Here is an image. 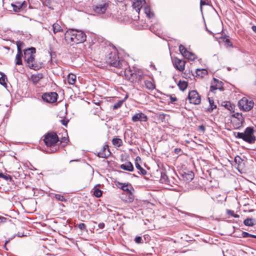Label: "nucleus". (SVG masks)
Masks as SVG:
<instances>
[{"mask_svg":"<svg viewBox=\"0 0 256 256\" xmlns=\"http://www.w3.org/2000/svg\"><path fill=\"white\" fill-rule=\"evenodd\" d=\"M122 68L120 72H118L120 74L124 73L126 78L132 82H139L143 79L144 74L143 72L138 68L133 67L130 68L128 67V65Z\"/></svg>","mask_w":256,"mask_h":256,"instance_id":"1","label":"nucleus"},{"mask_svg":"<svg viewBox=\"0 0 256 256\" xmlns=\"http://www.w3.org/2000/svg\"><path fill=\"white\" fill-rule=\"evenodd\" d=\"M108 54L106 56L104 61L106 64L110 66L116 68L118 69L121 70L127 66V62L125 60L119 59L116 50L112 48V50L108 52Z\"/></svg>","mask_w":256,"mask_h":256,"instance_id":"2","label":"nucleus"},{"mask_svg":"<svg viewBox=\"0 0 256 256\" xmlns=\"http://www.w3.org/2000/svg\"><path fill=\"white\" fill-rule=\"evenodd\" d=\"M36 49L30 48L24 50V58L27 66L31 69L38 70L42 68V63L38 62L35 59Z\"/></svg>","mask_w":256,"mask_h":256,"instance_id":"3","label":"nucleus"},{"mask_svg":"<svg viewBox=\"0 0 256 256\" xmlns=\"http://www.w3.org/2000/svg\"><path fill=\"white\" fill-rule=\"evenodd\" d=\"M86 34L82 31L68 30L64 34V38L68 42L80 44L86 40Z\"/></svg>","mask_w":256,"mask_h":256,"instance_id":"4","label":"nucleus"},{"mask_svg":"<svg viewBox=\"0 0 256 256\" xmlns=\"http://www.w3.org/2000/svg\"><path fill=\"white\" fill-rule=\"evenodd\" d=\"M116 185L118 188L122 189L124 192V194L126 193V194H128V198H124V196H122V199L123 200L128 202H130L133 201L134 196L132 192L134 191V188L130 184L117 182Z\"/></svg>","mask_w":256,"mask_h":256,"instance_id":"5","label":"nucleus"},{"mask_svg":"<svg viewBox=\"0 0 256 256\" xmlns=\"http://www.w3.org/2000/svg\"><path fill=\"white\" fill-rule=\"evenodd\" d=\"M238 105L240 110L248 112L253 108L254 102L252 100H248L247 98L244 97L239 100Z\"/></svg>","mask_w":256,"mask_h":256,"instance_id":"6","label":"nucleus"},{"mask_svg":"<svg viewBox=\"0 0 256 256\" xmlns=\"http://www.w3.org/2000/svg\"><path fill=\"white\" fill-rule=\"evenodd\" d=\"M244 134V140L248 144H254L256 140V137L254 135V129L252 127L246 128Z\"/></svg>","mask_w":256,"mask_h":256,"instance_id":"7","label":"nucleus"},{"mask_svg":"<svg viewBox=\"0 0 256 256\" xmlns=\"http://www.w3.org/2000/svg\"><path fill=\"white\" fill-rule=\"evenodd\" d=\"M44 140L47 146H50L58 141V138L55 132H50L45 136Z\"/></svg>","mask_w":256,"mask_h":256,"instance_id":"8","label":"nucleus"},{"mask_svg":"<svg viewBox=\"0 0 256 256\" xmlns=\"http://www.w3.org/2000/svg\"><path fill=\"white\" fill-rule=\"evenodd\" d=\"M108 6V2H102L94 7V12L98 14H102L106 12Z\"/></svg>","mask_w":256,"mask_h":256,"instance_id":"9","label":"nucleus"},{"mask_svg":"<svg viewBox=\"0 0 256 256\" xmlns=\"http://www.w3.org/2000/svg\"><path fill=\"white\" fill-rule=\"evenodd\" d=\"M188 98L190 104H198L200 103V96L196 90L190 91L188 94Z\"/></svg>","mask_w":256,"mask_h":256,"instance_id":"10","label":"nucleus"},{"mask_svg":"<svg viewBox=\"0 0 256 256\" xmlns=\"http://www.w3.org/2000/svg\"><path fill=\"white\" fill-rule=\"evenodd\" d=\"M58 94L55 92L45 93L42 95V100L49 103H53L56 101Z\"/></svg>","mask_w":256,"mask_h":256,"instance_id":"11","label":"nucleus"},{"mask_svg":"<svg viewBox=\"0 0 256 256\" xmlns=\"http://www.w3.org/2000/svg\"><path fill=\"white\" fill-rule=\"evenodd\" d=\"M148 116L142 112L137 113L132 116V120L133 122H137L138 121L146 122Z\"/></svg>","mask_w":256,"mask_h":256,"instance_id":"12","label":"nucleus"},{"mask_svg":"<svg viewBox=\"0 0 256 256\" xmlns=\"http://www.w3.org/2000/svg\"><path fill=\"white\" fill-rule=\"evenodd\" d=\"M12 6L15 12H20V10L26 7V3L25 1L22 2H16L14 4H12Z\"/></svg>","mask_w":256,"mask_h":256,"instance_id":"13","label":"nucleus"},{"mask_svg":"<svg viewBox=\"0 0 256 256\" xmlns=\"http://www.w3.org/2000/svg\"><path fill=\"white\" fill-rule=\"evenodd\" d=\"M110 154L108 146L107 144L103 146L102 150L98 152V156L100 158H106Z\"/></svg>","mask_w":256,"mask_h":256,"instance_id":"14","label":"nucleus"},{"mask_svg":"<svg viewBox=\"0 0 256 256\" xmlns=\"http://www.w3.org/2000/svg\"><path fill=\"white\" fill-rule=\"evenodd\" d=\"M174 64L176 68L180 71L182 72L184 69L185 61L178 58H174Z\"/></svg>","mask_w":256,"mask_h":256,"instance_id":"15","label":"nucleus"},{"mask_svg":"<svg viewBox=\"0 0 256 256\" xmlns=\"http://www.w3.org/2000/svg\"><path fill=\"white\" fill-rule=\"evenodd\" d=\"M144 4H145V0H134L132 7L136 12L139 13Z\"/></svg>","mask_w":256,"mask_h":256,"instance_id":"16","label":"nucleus"},{"mask_svg":"<svg viewBox=\"0 0 256 256\" xmlns=\"http://www.w3.org/2000/svg\"><path fill=\"white\" fill-rule=\"evenodd\" d=\"M222 82L219 81L216 78H214V82L210 86V90L212 92H214L215 90L219 89L222 90Z\"/></svg>","mask_w":256,"mask_h":256,"instance_id":"17","label":"nucleus"},{"mask_svg":"<svg viewBox=\"0 0 256 256\" xmlns=\"http://www.w3.org/2000/svg\"><path fill=\"white\" fill-rule=\"evenodd\" d=\"M120 168L123 170L132 172L134 170V166L130 162H128L123 164L120 166Z\"/></svg>","mask_w":256,"mask_h":256,"instance_id":"18","label":"nucleus"},{"mask_svg":"<svg viewBox=\"0 0 256 256\" xmlns=\"http://www.w3.org/2000/svg\"><path fill=\"white\" fill-rule=\"evenodd\" d=\"M140 160V156H137L136 158V160H135V166H136V168L140 170V174H142V175H146L147 173L146 171L144 169L140 164H139V162Z\"/></svg>","mask_w":256,"mask_h":256,"instance_id":"19","label":"nucleus"},{"mask_svg":"<svg viewBox=\"0 0 256 256\" xmlns=\"http://www.w3.org/2000/svg\"><path fill=\"white\" fill-rule=\"evenodd\" d=\"M43 78V74L42 73H38L36 74H32L31 80L34 84H36L38 82Z\"/></svg>","mask_w":256,"mask_h":256,"instance_id":"20","label":"nucleus"},{"mask_svg":"<svg viewBox=\"0 0 256 256\" xmlns=\"http://www.w3.org/2000/svg\"><path fill=\"white\" fill-rule=\"evenodd\" d=\"M244 224L246 226H252L256 225V220L252 218H247L244 220Z\"/></svg>","mask_w":256,"mask_h":256,"instance_id":"21","label":"nucleus"},{"mask_svg":"<svg viewBox=\"0 0 256 256\" xmlns=\"http://www.w3.org/2000/svg\"><path fill=\"white\" fill-rule=\"evenodd\" d=\"M196 74V77L202 78L208 74V71L206 69H197Z\"/></svg>","mask_w":256,"mask_h":256,"instance_id":"22","label":"nucleus"},{"mask_svg":"<svg viewBox=\"0 0 256 256\" xmlns=\"http://www.w3.org/2000/svg\"><path fill=\"white\" fill-rule=\"evenodd\" d=\"M22 50H20L18 49V52L16 56V65L22 64Z\"/></svg>","mask_w":256,"mask_h":256,"instance_id":"23","label":"nucleus"},{"mask_svg":"<svg viewBox=\"0 0 256 256\" xmlns=\"http://www.w3.org/2000/svg\"><path fill=\"white\" fill-rule=\"evenodd\" d=\"M76 76L72 74L68 76V82L70 84H74L76 82Z\"/></svg>","mask_w":256,"mask_h":256,"instance_id":"24","label":"nucleus"},{"mask_svg":"<svg viewBox=\"0 0 256 256\" xmlns=\"http://www.w3.org/2000/svg\"><path fill=\"white\" fill-rule=\"evenodd\" d=\"M144 85L146 88L150 90H153L155 88V85L150 80H144Z\"/></svg>","mask_w":256,"mask_h":256,"instance_id":"25","label":"nucleus"},{"mask_svg":"<svg viewBox=\"0 0 256 256\" xmlns=\"http://www.w3.org/2000/svg\"><path fill=\"white\" fill-rule=\"evenodd\" d=\"M178 86L181 90L184 91L187 88L188 82L185 81L180 80L178 84Z\"/></svg>","mask_w":256,"mask_h":256,"instance_id":"26","label":"nucleus"},{"mask_svg":"<svg viewBox=\"0 0 256 256\" xmlns=\"http://www.w3.org/2000/svg\"><path fill=\"white\" fill-rule=\"evenodd\" d=\"M144 12L146 16L149 18H152L154 16V14L151 12L150 8L149 6L144 7Z\"/></svg>","mask_w":256,"mask_h":256,"instance_id":"27","label":"nucleus"},{"mask_svg":"<svg viewBox=\"0 0 256 256\" xmlns=\"http://www.w3.org/2000/svg\"><path fill=\"white\" fill-rule=\"evenodd\" d=\"M53 32L54 34L62 31V29L60 25L57 23L52 24Z\"/></svg>","mask_w":256,"mask_h":256,"instance_id":"28","label":"nucleus"},{"mask_svg":"<svg viewBox=\"0 0 256 256\" xmlns=\"http://www.w3.org/2000/svg\"><path fill=\"white\" fill-rule=\"evenodd\" d=\"M184 58L190 60H194L196 58V56L194 54L188 52H186V56Z\"/></svg>","mask_w":256,"mask_h":256,"instance_id":"29","label":"nucleus"},{"mask_svg":"<svg viewBox=\"0 0 256 256\" xmlns=\"http://www.w3.org/2000/svg\"><path fill=\"white\" fill-rule=\"evenodd\" d=\"M112 144L118 146H120L122 144V140L120 138H113L112 140Z\"/></svg>","mask_w":256,"mask_h":256,"instance_id":"30","label":"nucleus"},{"mask_svg":"<svg viewBox=\"0 0 256 256\" xmlns=\"http://www.w3.org/2000/svg\"><path fill=\"white\" fill-rule=\"evenodd\" d=\"M179 50L180 53L182 54V55L184 57L186 56V52H188V51L185 48V47L180 44L179 46Z\"/></svg>","mask_w":256,"mask_h":256,"instance_id":"31","label":"nucleus"},{"mask_svg":"<svg viewBox=\"0 0 256 256\" xmlns=\"http://www.w3.org/2000/svg\"><path fill=\"white\" fill-rule=\"evenodd\" d=\"M242 237L244 238H256V236L250 234L246 232H242Z\"/></svg>","mask_w":256,"mask_h":256,"instance_id":"32","label":"nucleus"},{"mask_svg":"<svg viewBox=\"0 0 256 256\" xmlns=\"http://www.w3.org/2000/svg\"><path fill=\"white\" fill-rule=\"evenodd\" d=\"M124 100H119L118 102L114 104L113 106V109L116 110L120 108Z\"/></svg>","mask_w":256,"mask_h":256,"instance_id":"33","label":"nucleus"},{"mask_svg":"<svg viewBox=\"0 0 256 256\" xmlns=\"http://www.w3.org/2000/svg\"><path fill=\"white\" fill-rule=\"evenodd\" d=\"M233 117L238 118L239 120H240L241 122L244 120L242 114H240L238 112L235 113L232 116Z\"/></svg>","mask_w":256,"mask_h":256,"instance_id":"34","label":"nucleus"},{"mask_svg":"<svg viewBox=\"0 0 256 256\" xmlns=\"http://www.w3.org/2000/svg\"><path fill=\"white\" fill-rule=\"evenodd\" d=\"M210 1L209 0H200V6L201 10H202V6L210 5Z\"/></svg>","mask_w":256,"mask_h":256,"instance_id":"35","label":"nucleus"},{"mask_svg":"<svg viewBox=\"0 0 256 256\" xmlns=\"http://www.w3.org/2000/svg\"><path fill=\"white\" fill-rule=\"evenodd\" d=\"M94 194L97 198H100L102 194V192L98 189H96L94 192Z\"/></svg>","mask_w":256,"mask_h":256,"instance_id":"36","label":"nucleus"},{"mask_svg":"<svg viewBox=\"0 0 256 256\" xmlns=\"http://www.w3.org/2000/svg\"><path fill=\"white\" fill-rule=\"evenodd\" d=\"M208 102L210 103V106L211 110H213V109L216 108V106L214 104V102L212 100H211L210 98H208Z\"/></svg>","mask_w":256,"mask_h":256,"instance_id":"37","label":"nucleus"},{"mask_svg":"<svg viewBox=\"0 0 256 256\" xmlns=\"http://www.w3.org/2000/svg\"><path fill=\"white\" fill-rule=\"evenodd\" d=\"M234 134L236 138H242V140H244L243 132H234Z\"/></svg>","mask_w":256,"mask_h":256,"instance_id":"38","label":"nucleus"},{"mask_svg":"<svg viewBox=\"0 0 256 256\" xmlns=\"http://www.w3.org/2000/svg\"><path fill=\"white\" fill-rule=\"evenodd\" d=\"M24 44L23 42L18 41L16 42L18 52V48L20 50H22V48H23Z\"/></svg>","mask_w":256,"mask_h":256,"instance_id":"39","label":"nucleus"},{"mask_svg":"<svg viewBox=\"0 0 256 256\" xmlns=\"http://www.w3.org/2000/svg\"><path fill=\"white\" fill-rule=\"evenodd\" d=\"M7 80V78L6 77V76H2L0 78V84L3 86H4V84H6V80Z\"/></svg>","mask_w":256,"mask_h":256,"instance_id":"40","label":"nucleus"},{"mask_svg":"<svg viewBox=\"0 0 256 256\" xmlns=\"http://www.w3.org/2000/svg\"><path fill=\"white\" fill-rule=\"evenodd\" d=\"M55 198L56 199H57L60 201H62V202L65 200V198L64 197V196H62L60 194H56Z\"/></svg>","mask_w":256,"mask_h":256,"instance_id":"41","label":"nucleus"},{"mask_svg":"<svg viewBox=\"0 0 256 256\" xmlns=\"http://www.w3.org/2000/svg\"><path fill=\"white\" fill-rule=\"evenodd\" d=\"M234 162L238 164L242 162V160L240 156H236L235 157Z\"/></svg>","mask_w":256,"mask_h":256,"instance_id":"42","label":"nucleus"},{"mask_svg":"<svg viewBox=\"0 0 256 256\" xmlns=\"http://www.w3.org/2000/svg\"><path fill=\"white\" fill-rule=\"evenodd\" d=\"M194 174L192 172H190L186 175V178L188 180H192L194 178Z\"/></svg>","mask_w":256,"mask_h":256,"instance_id":"43","label":"nucleus"},{"mask_svg":"<svg viewBox=\"0 0 256 256\" xmlns=\"http://www.w3.org/2000/svg\"><path fill=\"white\" fill-rule=\"evenodd\" d=\"M78 226L81 230H86V225L84 223L78 224Z\"/></svg>","mask_w":256,"mask_h":256,"instance_id":"44","label":"nucleus"},{"mask_svg":"<svg viewBox=\"0 0 256 256\" xmlns=\"http://www.w3.org/2000/svg\"><path fill=\"white\" fill-rule=\"evenodd\" d=\"M60 122H61L62 124L64 126H67V124H68V120H60Z\"/></svg>","mask_w":256,"mask_h":256,"instance_id":"45","label":"nucleus"},{"mask_svg":"<svg viewBox=\"0 0 256 256\" xmlns=\"http://www.w3.org/2000/svg\"><path fill=\"white\" fill-rule=\"evenodd\" d=\"M226 214L229 215H231L232 216L234 214V212L233 210H226Z\"/></svg>","mask_w":256,"mask_h":256,"instance_id":"46","label":"nucleus"},{"mask_svg":"<svg viewBox=\"0 0 256 256\" xmlns=\"http://www.w3.org/2000/svg\"><path fill=\"white\" fill-rule=\"evenodd\" d=\"M174 152L176 154H180V153L181 152V149L179 148H176L174 150Z\"/></svg>","mask_w":256,"mask_h":256,"instance_id":"47","label":"nucleus"},{"mask_svg":"<svg viewBox=\"0 0 256 256\" xmlns=\"http://www.w3.org/2000/svg\"><path fill=\"white\" fill-rule=\"evenodd\" d=\"M6 218L4 216H0V222H6Z\"/></svg>","mask_w":256,"mask_h":256,"instance_id":"48","label":"nucleus"},{"mask_svg":"<svg viewBox=\"0 0 256 256\" xmlns=\"http://www.w3.org/2000/svg\"><path fill=\"white\" fill-rule=\"evenodd\" d=\"M54 244H49L48 246H43L46 248H48L50 251V249L52 248V246Z\"/></svg>","mask_w":256,"mask_h":256,"instance_id":"49","label":"nucleus"},{"mask_svg":"<svg viewBox=\"0 0 256 256\" xmlns=\"http://www.w3.org/2000/svg\"><path fill=\"white\" fill-rule=\"evenodd\" d=\"M104 222H100L98 224V226L100 228L102 229L104 227Z\"/></svg>","mask_w":256,"mask_h":256,"instance_id":"50","label":"nucleus"},{"mask_svg":"<svg viewBox=\"0 0 256 256\" xmlns=\"http://www.w3.org/2000/svg\"><path fill=\"white\" fill-rule=\"evenodd\" d=\"M225 42L228 44L230 46H232V43L230 42V40L229 39H226L225 40Z\"/></svg>","mask_w":256,"mask_h":256,"instance_id":"51","label":"nucleus"},{"mask_svg":"<svg viewBox=\"0 0 256 256\" xmlns=\"http://www.w3.org/2000/svg\"><path fill=\"white\" fill-rule=\"evenodd\" d=\"M68 140L67 138L64 137L62 138V142L68 143Z\"/></svg>","mask_w":256,"mask_h":256,"instance_id":"52","label":"nucleus"},{"mask_svg":"<svg viewBox=\"0 0 256 256\" xmlns=\"http://www.w3.org/2000/svg\"><path fill=\"white\" fill-rule=\"evenodd\" d=\"M150 238L148 234H145L144 236V240H148Z\"/></svg>","mask_w":256,"mask_h":256,"instance_id":"53","label":"nucleus"},{"mask_svg":"<svg viewBox=\"0 0 256 256\" xmlns=\"http://www.w3.org/2000/svg\"><path fill=\"white\" fill-rule=\"evenodd\" d=\"M142 238L141 236H137L135 238L134 240H142Z\"/></svg>","mask_w":256,"mask_h":256,"instance_id":"54","label":"nucleus"},{"mask_svg":"<svg viewBox=\"0 0 256 256\" xmlns=\"http://www.w3.org/2000/svg\"><path fill=\"white\" fill-rule=\"evenodd\" d=\"M252 30L256 33V26H253L252 27Z\"/></svg>","mask_w":256,"mask_h":256,"instance_id":"55","label":"nucleus"},{"mask_svg":"<svg viewBox=\"0 0 256 256\" xmlns=\"http://www.w3.org/2000/svg\"><path fill=\"white\" fill-rule=\"evenodd\" d=\"M170 100H171V101L172 102H176L177 100V98H172V97H171L170 98Z\"/></svg>","mask_w":256,"mask_h":256,"instance_id":"56","label":"nucleus"},{"mask_svg":"<svg viewBox=\"0 0 256 256\" xmlns=\"http://www.w3.org/2000/svg\"><path fill=\"white\" fill-rule=\"evenodd\" d=\"M122 196H124V198H128V194H126V193L125 194H122Z\"/></svg>","mask_w":256,"mask_h":256,"instance_id":"57","label":"nucleus"},{"mask_svg":"<svg viewBox=\"0 0 256 256\" xmlns=\"http://www.w3.org/2000/svg\"><path fill=\"white\" fill-rule=\"evenodd\" d=\"M18 237H22L23 236H24V235L23 234L20 233V232H18Z\"/></svg>","mask_w":256,"mask_h":256,"instance_id":"58","label":"nucleus"},{"mask_svg":"<svg viewBox=\"0 0 256 256\" xmlns=\"http://www.w3.org/2000/svg\"><path fill=\"white\" fill-rule=\"evenodd\" d=\"M232 216L236 218H239V215H238V214H235L234 213V214Z\"/></svg>","mask_w":256,"mask_h":256,"instance_id":"59","label":"nucleus"},{"mask_svg":"<svg viewBox=\"0 0 256 256\" xmlns=\"http://www.w3.org/2000/svg\"><path fill=\"white\" fill-rule=\"evenodd\" d=\"M4 178H5L6 180H8V178H10V176H4Z\"/></svg>","mask_w":256,"mask_h":256,"instance_id":"60","label":"nucleus"},{"mask_svg":"<svg viewBox=\"0 0 256 256\" xmlns=\"http://www.w3.org/2000/svg\"><path fill=\"white\" fill-rule=\"evenodd\" d=\"M4 174H0V178H4Z\"/></svg>","mask_w":256,"mask_h":256,"instance_id":"61","label":"nucleus"},{"mask_svg":"<svg viewBox=\"0 0 256 256\" xmlns=\"http://www.w3.org/2000/svg\"><path fill=\"white\" fill-rule=\"evenodd\" d=\"M138 244H140L142 243V241H135Z\"/></svg>","mask_w":256,"mask_h":256,"instance_id":"62","label":"nucleus"},{"mask_svg":"<svg viewBox=\"0 0 256 256\" xmlns=\"http://www.w3.org/2000/svg\"><path fill=\"white\" fill-rule=\"evenodd\" d=\"M10 241L6 240L5 241V244H7Z\"/></svg>","mask_w":256,"mask_h":256,"instance_id":"63","label":"nucleus"},{"mask_svg":"<svg viewBox=\"0 0 256 256\" xmlns=\"http://www.w3.org/2000/svg\"><path fill=\"white\" fill-rule=\"evenodd\" d=\"M228 68V70H230V68Z\"/></svg>","mask_w":256,"mask_h":256,"instance_id":"64","label":"nucleus"}]
</instances>
